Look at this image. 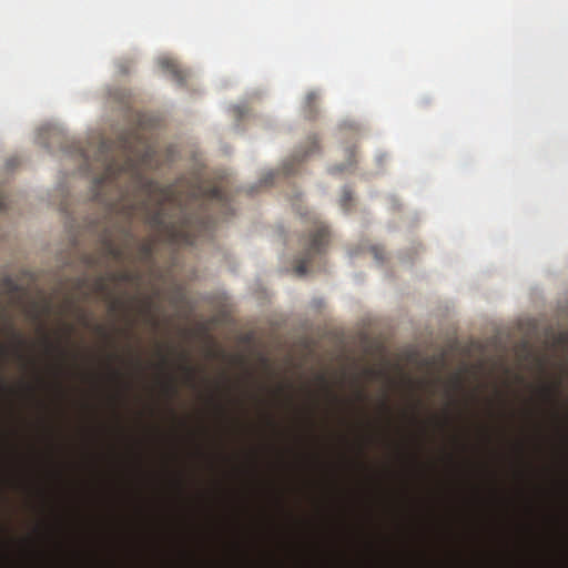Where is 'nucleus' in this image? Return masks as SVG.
Masks as SVG:
<instances>
[{"mask_svg": "<svg viewBox=\"0 0 568 568\" xmlns=\"http://www.w3.org/2000/svg\"><path fill=\"white\" fill-rule=\"evenodd\" d=\"M140 139L136 132L123 133L115 143L100 142L94 162L101 173L93 180L94 199L104 201V192L114 189L119 199L109 203L111 213H116L122 224L119 226L120 242L112 232L101 237V255L118 262L131 257L130 248L135 241L132 222L140 217L153 234L136 243L134 258L142 264H153V255L159 243L172 246L194 245L197 240L207 237L215 224V219L204 210L190 213L189 206H201L211 202L224 206L226 195L217 185H192L184 203L178 186L161 185L144 175L143 169L151 161V149L136 154L134 143Z\"/></svg>", "mask_w": 568, "mask_h": 568, "instance_id": "nucleus-1", "label": "nucleus"}, {"mask_svg": "<svg viewBox=\"0 0 568 568\" xmlns=\"http://www.w3.org/2000/svg\"><path fill=\"white\" fill-rule=\"evenodd\" d=\"M308 220L312 226L302 239L303 254L295 266V272L300 276L308 272L312 261L326 251L331 241L329 227L316 214H311Z\"/></svg>", "mask_w": 568, "mask_h": 568, "instance_id": "nucleus-2", "label": "nucleus"}, {"mask_svg": "<svg viewBox=\"0 0 568 568\" xmlns=\"http://www.w3.org/2000/svg\"><path fill=\"white\" fill-rule=\"evenodd\" d=\"M378 414L381 419L382 440L387 447H393L395 443L392 439L390 432L394 425V419L387 389L383 392L382 398L378 402Z\"/></svg>", "mask_w": 568, "mask_h": 568, "instance_id": "nucleus-3", "label": "nucleus"}, {"mask_svg": "<svg viewBox=\"0 0 568 568\" xmlns=\"http://www.w3.org/2000/svg\"><path fill=\"white\" fill-rule=\"evenodd\" d=\"M393 476L394 471L387 466L383 470L379 481L381 500L383 508L387 514L393 513L395 506V494L387 483Z\"/></svg>", "mask_w": 568, "mask_h": 568, "instance_id": "nucleus-4", "label": "nucleus"}, {"mask_svg": "<svg viewBox=\"0 0 568 568\" xmlns=\"http://www.w3.org/2000/svg\"><path fill=\"white\" fill-rule=\"evenodd\" d=\"M393 539L387 534L381 536L379 568H396V554L392 548Z\"/></svg>", "mask_w": 568, "mask_h": 568, "instance_id": "nucleus-5", "label": "nucleus"}, {"mask_svg": "<svg viewBox=\"0 0 568 568\" xmlns=\"http://www.w3.org/2000/svg\"><path fill=\"white\" fill-rule=\"evenodd\" d=\"M159 65L168 72L178 84H184L187 71L182 69L174 59L163 57L159 59Z\"/></svg>", "mask_w": 568, "mask_h": 568, "instance_id": "nucleus-6", "label": "nucleus"}, {"mask_svg": "<svg viewBox=\"0 0 568 568\" xmlns=\"http://www.w3.org/2000/svg\"><path fill=\"white\" fill-rule=\"evenodd\" d=\"M363 488H357V568H363Z\"/></svg>", "mask_w": 568, "mask_h": 568, "instance_id": "nucleus-7", "label": "nucleus"}, {"mask_svg": "<svg viewBox=\"0 0 568 568\" xmlns=\"http://www.w3.org/2000/svg\"><path fill=\"white\" fill-rule=\"evenodd\" d=\"M320 95L315 91H311L306 94L303 112L305 118L307 119H315L317 115V102H318Z\"/></svg>", "mask_w": 568, "mask_h": 568, "instance_id": "nucleus-8", "label": "nucleus"}, {"mask_svg": "<svg viewBox=\"0 0 568 568\" xmlns=\"http://www.w3.org/2000/svg\"><path fill=\"white\" fill-rule=\"evenodd\" d=\"M108 277L112 282L130 283L133 281H138L140 278V275L131 270H120L108 273Z\"/></svg>", "mask_w": 568, "mask_h": 568, "instance_id": "nucleus-9", "label": "nucleus"}, {"mask_svg": "<svg viewBox=\"0 0 568 568\" xmlns=\"http://www.w3.org/2000/svg\"><path fill=\"white\" fill-rule=\"evenodd\" d=\"M180 357L183 363L179 367L182 371V373L184 374L185 383L191 387H195V377H196L195 368L187 363L186 353H182L180 355Z\"/></svg>", "mask_w": 568, "mask_h": 568, "instance_id": "nucleus-10", "label": "nucleus"}, {"mask_svg": "<svg viewBox=\"0 0 568 568\" xmlns=\"http://www.w3.org/2000/svg\"><path fill=\"white\" fill-rule=\"evenodd\" d=\"M311 144H312V148L308 151H306L302 156H300V155L294 156L292 161H287L283 164L282 171H283L284 175H291V174L295 173V169L293 168V162L295 160H297V162H301L305 156L313 153L317 149V141L315 138L311 139Z\"/></svg>", "mask_w": 568, "mask_h": 568, "instance_id": "nucleus-11", "label": "nucleus"}, {"mask_svg": "<svg viewBox=\"0 0 568 568\" xmlns=\"http://www.w3.org/2000/svg\"><path fill=\"white\" fill-rule=\"evenodd\" d=\"M153 302L151 298H146L141 306V313L144 315L145 321L154 328L159 326V321L152 315Z\"/></svg>", "mask_w": 568, "mask_h": 568, "instance_id": "nucleus-12", "label": "nucleus"}, {"mask_svg": "<svg viewBox=\"0 0 568 568\" xmlns=\"http://www.w3.org/2000/svg\"><path fill=\"white\" fill-rule=\"evenodd\" d=\"M353 194L351 190H344L339 205L344 211H349L352 207Z\"/></svg>", "mask_w": 568, "mask_h": 568, "instance_id": "nucleus-13", "label": "nucleus"}, {"mask_svg": "<svg viewBox=\"0 0 568 568\" xmlns=\"http://www.w3.org/2000/svg\"><path fill=\"white\" fill-rule=\"evenodd\" d=\"M108 274L99 276L94 282V290L98 293L104 294L108 292Z\"/></svg>", "mask_w": 568, "mask_h": 568, "instance_id": "nucleus-14", "label": "nucleus"}, {"mask_svg": "<svg viewBox=\"0 0 568 568\" xmlns=\"http://www.w3.org/2000/svg\"><path fill=\"white\" fill-rule=\"evenodd\" d=\"M2 286L9 292V293H16L19 287L17 285V283L10 277V276H6L3 277L2 280Z\"/></svg>", "mask_w": 568, "mask_h": 568, "instance_id": "nucleus-15", "label": "nucleus"}, {"mask_svg": "<svg viewBox=\"0 0 568 568\" xmlns=\"http://www.w3.org/2000/svg\"><path fill=\"white\" fill-rule=\"evenodd\" d=\"M541 392L542 394L548 398V399H552L557 396L558 394V385L556 386H544L541 388Z\"/></svg>", "mask_w": 568, "mask_h": 568, "instance_id": "nucleus-16", "label": "nucleus"}, {"mask_svg": "<svg viewBox=\"0 0 568 568\" xmlns=\"http://www.w3.org/2000/svg\"><path fill=\"white\" fill-rule=\"evenodd\" d=\"M164 388L170 396H175L178 394V386L173 379H170V382L165 384Z\"/></svg>", "mask_w": 568, "mask_h": 568, "instance_id": "nucleus-17", "label": "nucleus"}, {"mask_svg": "<svg viewBox=\"0 0 568 568\" xmlns=\"http://www.w3.org/2000/svg\"><path fill=\"white\" fill-rule=\"evenodd\" d=\"M372 253L374 255V257L377 260V261H383L384 260V252L382 248L379 247H373L372 248Z\"/></svg>", "mask_w": 568, "mask_h": 568, "instance_id": "nucleus-18", "label": "nucleus"}, {"mask_svg": "<svg viewBox=\"0 0 568 568\" xmlns=\"http://www.w3.org/2000/svg\"><path fill=\"white\" fill-rule=\"evenodd\" d=\"M12 336H13L19 348L26 344V341L22 338V336L19 333L12 332Z\"/></svg>", "mask_w": 568, "mask_h": 568, "instance_id": "nucleus-19", "label": "nucleus"}, {"mask_svg": "<svg viewBox=\"0 0 568 568\" xmlns=\"http://www.w3.org/2000/svg\"><path fill=\"white\" fill-rule=\"evenodd\" d=\"M276 173L274 172H271L268 173L264 179H263V184L264 185H271L274 181V178H275Z\"/></svg>", "mask_w": 568, "mask_h": 568, "instance_id": "nucleus-20", "label": "nucleus"}, {"mask_svg": "<svg viewBox=\"0 0 568 568\" xmlns=\"http://www.w3.org/2000/svg\"><path fill=\"white\" fill-rule=\"evenodd\" d=\"M161 364L166 367L169 365V357L160 351Z\"/></svg>", "mask_w": 568, "mask_h": 568, "instance_id": "nucleus-21", "label": "nucleus"}, {"mask_svg": "<svg viewBox=\"0 0 568 568\" xmlns=\"http://www.w3.org/2000/svg\"><path fill=\"white\" fill-rule=\"evenodd\" d=\"M121 304L122 303L119 300H113L112 303H111V310L112 311L118 310L121 306Z\"/></svg>", "mask_w": 568, "mask_h": 568, "instance_id": "nucleus-22", "label": "nucleus"}, {"mask_svg": "<svg viewBox=\"0 0 568 568\" xmlns=\"http://www.w3.org/2000/svg\"><path fill=\"white\" fill-rule=\"evenodd\" d=\"M44 343L48 349H53L55 346L51 343L48 336L44 337Z\"/></svg>", "mask_w": 568, "mask_h": 568, "instance_id": "nucleus-23", "label": "nucleus"}, {"mask_svg": "<svg viewBox=\"0 0 568 568\" xmlns=\"http://www.w3.org/2000/svg\"><path fill=\"white\" fill-rule=\"evenodd\" d=\"M6 207V197L0 193V211Z\"/></svg>", "mask_w": 568, "mask_h": 568, "instance_id": "nucleus-24", "label": "nucleus"}, {"mask_svg": "<svg viewBox=\"0 0 568 568\" xmlns=\"http://www.w3.org/2000/svg\"><path fill=\"white\" fill-rule=\"evenodd\" d=\"M97 331L99 332V334L106 336V332L103 326H101V325L97 326Z\"/></svg>", "mask_w": 568, "mask_h": 568, "instance_id": "nucleus-25", "label": "nucleus"}, {"mask_svg": "<svg viewBox=\"0 0 568 568\" xmlns=\"http://www.w3.org/2000/svg\"><path fill=\"white\" fill-rule=\"evenodd\" d=\"M82 155H83V158H84L85 164H87L88 166H91L92 164L89 162V159H88V156L85 155V153H84V152H83V154H82Z\"/></svg>", "mask_w": 568, "mask_h": 568, "instance_id": "nucleus-26", "label": "nucleus"}, {"mask_svg": "<svg viewBox=\"0 0 568 568\" xmlns=\"http://www.w3.org/2000/svg\"><path fill=\"white\" fill-rule=\"evenodd\" d=\"M354 445H355V444H354L353 442H351V444H349V450H351V452L354 449Z\"/></svg>", "mask_w": 568, "mask_h": 568, "instance_id": "nucleus-27", "label": "nucleus"}]
</instances>
